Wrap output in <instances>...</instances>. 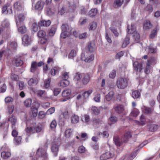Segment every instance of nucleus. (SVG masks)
<instances>
[{
    "label": "nucleus",
    "instance_id": "obj_1",
    "mask_svg": "<svg viewBox=\"0 0 160 160\" xmlns=\"http://www.w3.org/2000/svg\"><path fill=\"white\" fill-rule=\"evenodd\" d=\"M132 135L129 132H126L124 135V136L121 139V142L120 141L118 137H114L113 138V141L115 144L120 146L121 145V142H127L129 139L131 137Z\"/></svg>",
    "mask_w": 160,
    "mask_h": 160
},
{
    "label": "nucleus",
    "instance_id": "obj_2",
    "mask_svg": "<svg viewBox=\"0 0 160 160\" xmlns=\"http://www.w3.org/2000/svg\"><path fill=\"white\" fill-rule=\"evenodd\" d=\"M48 145L45 144L42 147H40L37 150L36 155L40 158H43L44 160L48 159V154L46 152Z\"/></svg>",
    "mask_w": 160,
    "mask_h": 160
},
{
    "label": "nucleus",
    "instance_id": "obj_3",
    "mask_svg": "<svg viewBox=\"0 0 160 160\" xmlns=\"http://www.w3.org/2000/svg\"><path fill=\"white\" fill-rule=\"evenodd\" d=\"M128 79L126 78H120L117 80L116 85L120 89H124L128 85Z\"/></svg>",
    "mask_w": 160,
    "mask_h": 160
},
{
    "label": "nucleus",
    "instance_id": "obj_4",
    "mask_svg": "<svg viewBox=\"0 0 160 160\" xmlns=\"http://www.w3.org/2000/svg\"><path fill=\"white\" fill-rule=\"evenodd\" d=\"M81 59L86 62H90L94 59V56L93 53L83 52L81 54Z\"/></svg>",
    "mask_w": 160,
    "mask_h": 160
},
{
    "label": "nucleus",
    "instance_id": "obj_5",
    "mask_svg": "<svg viewBox=\"0 0 160 160\" xmlns=\"http://www.w3.org/2000/svg\"><path fill=\"white\" fill-rule=\"evenodd\" d=\"M8 125L5 122L2 123L0 126V132L3 135V138L7 136L8 131Z\"/></svg>",
    "mask_w": 160,
    "mask_h": 160
},
{
    "label": "nucleus",
    "instance_id": "obj_6",
    "mask_svg": "<svg viewBox=\"0 0 160 160\" xmlns=\"http://www.w3.org/2000/svg\"><path fill=\"white\" fill-rule=\"evenodd\" d=\"M2 13L10 14L12 13V6L10 2L7 3L2 8Z\"/></svg>",
    "mask_w": 160,
    "mask_h": 160
},
{
    "label": "nucleus",
    "instance_id": "obj_7",
    "mask_svg": "<svg viewBox=\"0 0 160 160\" xmlns=\"http://www.w3.org/2000/svg\"><path fill=\"white\" fill-rule=\"evenodd\" d=\"M60 144V142H58V141L53 142L52 143L51 151L55 157H56L58 155L59 150V146Z\"/></svg>",
    "mask_w": 160,
    "mask_h": 160
},
{
    "label": "nucleus",
    "instance_id": "obj_8",
    "mask_svg": "<svg viewBox=\"0 0 160 160\" xmlns=\"http://www.w3.org/2000/svg\"><path fill=\"white\" fill-rule=\"evenodd\" d=\"M70 116V112L66 110L62 112L59 116V118L61 121L64 122L65 120L69 119Z\"/></svg>",
    "mask_w": 160,
    "mask_h": 160
},
{
    "label": "nucleus",
    "instance_id": "obj_9",
    "mask_svg": "<svg viewBox=\"0 0 160 160\" xmlns=\"http://www.w3.org/2000/svg\"><path fill=\"white\" fill-rule=\"evenodd\" d=\"M114 154L113 152H107L102 154L100 157V160H106L113 157Z\"/></svg>",
    "mask_w": 160,
    "mask_h": 160
},
{
    "label": "nucleus",
    "instance_id": "obj_10",
    "mask_svg": "<svg viewBox=\"0 0 160 160\" xmlns=\"http://www.w3.org/2000/svg\"><path fill=\"white\" fill-rule=\"evenodd\" d=\"M96 50V48L94 44L90 43L89 44L88 46L85 49L83 52H87L92 53Z\"/></svg>",
    "mask_w": 160,
    "mask_h": 160
},
{
    "label": "nucleus",
    "instance_id": "obj_11",
    "mask_svg": "<svg viewBox=\"0 0 160 160\" xmlns=\"http://www.w3.org/2000/svg\"><path fill=\"white\" fill-rule=\"evenodd\" d=\"M133 67L134 70L137 72H141L142 69V63L136 61L133 63Z\"/></svg>",
    "mask_w": 160,
    "mask_h": 160
},
{
    "label": "nucleus",
    "instance_id": "obj_12",
    "mask_svg": "<svg viewBox=\"0 0 160 160\" xmlns=\"http://www.w3.org/2000/svg\"><path fill=\"white\" fill-rule=\"evenodd\" d=\"M51 23V21L50 20H42L38 22V25L40 27H48Z\"/></svg>",
    "mask_w": 160,
    "mask_h": 160
},
{
    "label": "nucleus",
    "instance_id": "obj_13",
    "mask_svg": "<svg viewBox=\"0 0 160 160\" xmlns=\"http://www.w3.org/2000/svg\"><path fill=\"white\" fill-rule=\"evenodd\" d=\"M22 43L24 46L29 45L31 42V39L27 35H25L22 38Z\"/></svg>",
    "mask_w": 160,
    "mask_h": 160
},
{
    "label": "nucleus",
    "instance_id": "obj_14",
    "mask_svg": "<svg viewBox=\"0 0 160 160\" xmlns=\"http://www.w3.org/2000/svg\"><path fill=\"white\" fill-rule=\"evenodd\" d=\"M46 11L47 14L48 16H52L54 14L55 10L53 6L51 7H46Z\"/></svg>",
    "mask_w": 160,
    "mask_h": 160
},
{
    "label": "nucleus",
    "instance_id": "obj_15",
    "mask_svg": "<svg viewBox=\"0 0 160 160\" xmlns=\"http://www.w3.org/2000/svg\"><path fill=\"white\" fill-rule=\"evenodd\" d=\"M8 121L10 122L11 123L12 128H15L17 122L16 117L13 115H12L8 118Z\"/></svg>",
    "mask_w": 160,
    "mask_h": 160
},
{
    "label": "nucleus",
    "instance_id": "obj_16",
    "mask_svg": "<svg viewBox=\"0 0 160 160\" xmlns=\"http://www.w3.org/2000/svg\"><path fill=\"white\" fill-rule=\"evenodd\" d=\"M25 18V17L23 13L19 14L18 16V21L17 20L16 21L17 26H19L20 23H23Z\"/></svg>",
    "mask_w": 160,
    "mask_h": 160
},
{
    "label": "nucleus",
    "instance_id": "obj_17",
    "mask_svg": "<svg viewBox=\"0 0 160 160\" xmlns=\"http://www.w3.org/2000/svg\"><path fill=\"white\" fill-rule=\"evenodd\" d=\"M159 29V27L157 25L155 28L152 31L149 37L150 38H153L157 35V32Z\"/></svg>",
    "mask_w": 160,
    "mask_h": 160
},
{
    "label": "nucleus",
    "instance_id": "obj_18",
    "mask_svg": "<svg viewBox=\"0 0 160 160\" xmlns=\"http://www.w3.org/2000/svg\"><path fill=\"white\" fill-rule=\"evenodd\" d=\"M136 156V153L133 152L130 156L127 155L125 157H123L119 160H132Z\"/></svg>",
    "mask_w": 160,
    "mask_h": 160
},
{
    "label": "nucleus",
    "instance_id": "obj_19",
    "mask_svg": "<svg viewBox=\"0 0 160 160\" xmlns=\"http://www.w3.org/2000/svg\"><path fill=\"white\" fill-rule=\"evenodd\" d=\"M82 79L83 84L86 85L89 81L90 76L88 74L84 73V75Z\"/></svg>",
    "mask_w": 160,
    "mask_h": 160
},
{
    "label": "nucleus",
    "instance_id": "obj_20",
    "mask_svg": "<svg viewBox=\"0 0 160 160\" xmlns=\"http://www.w3.org/2000/svg\"><path fill=\"white\" fill-rule=\"evenodd\" d=\"M17 27H18V32L21 33L23 34L26 32L27 28L23 23H20L19 26Z\"/></svg>",
    "mask_w": 160,
    "mask_h": 160
},
{
    "label": "nucleus",
    "instance_id": "obj_21",
    "mask_svg": "<svg viewBox=\"0 0 160 160\" xmlns=\"http://www.w3.org/2000/svg\"><path fill=\"white\" fill-rule=\"evenodd\" d=\"M113 108L116 112L119 113H122L124 111L123 107L121 105H115L114 107Z\"/></svg>",
    "mask_w": 160,
    "mask_h": 160
},
{
    "label": "nucleus",
    "instance_id": "obj_22",
    "mask_svg": "<svg viewBox=\"0 0 160 160\" xmlns=\"http://www.w3.org/2000/svg\"><path fill=\"white\" fill-rule=\"evenodd\" d=\"M44 6V2L42 0L38 1L36 3L35 8L38 10H42Z\"/></svg>",
    "mask_w": 160,
    "mask_h": 160
},
{
    "label": "nucleus",
    "instance_id": "obj_23",
    "mask_svg": "<svg viewBox=\"0 0 160 160\" xmlns=\"http://www.w3.org/2000/svg\"><path fill=\"white\" fill-rule=\"evenodd\" d=\"M38 109L35 107H31V111L29 112V114L31 117H36L38 114Z\"/></svg>",
    "mask_w": 160,
    "mask_h": 160
},
{
    "label": "nucleus",
    "instance_id": "obj_24",
    "mask_svg": "<svg viewBox=\"0 0 160 160\" xmlns=\"http://www.w3.org/2000/svg\"><path fill=\"white\" fill-rule=\"evenodd\" d=\"M14 8L16 10L19 11L23 9V6L19 2H16L14 4Z\"/></svg>",
    "mask_w": 160,
    "mask_h": 160
},
{
    "label": "nucleus",
    "instance_id": "obj_25",
    "mask_svg": "<svg viewBox=\"0 0 160 160\" xmlns=\"http://www.w3.org/2000/svg\"><path fill=\"white\" fill-rule=\"evenodd\" d=\"M13 63L16 66L18 67L21 66L23 64V61L20 58H16L13 61Z\"/></svg>",
    "mask_w": 160,
    "mask_h": 160
},
{
    "label": "nucleus",
    "instance_id": "obj_26",
    "mask_svg": "<svg viewBox=\"0 0 160 160\" xmlns=\"http://www.w3.org/2000/svg\"><path fill=\"white\" fill-rule=\"evenodd\" d=\"M37 69V63L36 61H33L31 63L30 72L34 73Z\"/></svg>",
    "mask_w": 160,
    "mask_h": 160
},
{
    "label": "nucleus",
    "instance_id": "obj_27",
    "mask_svg": "<svg viewBox=\"0 0 160 160\" xmlns=\"http://www.w3.org/2000/svg\"><path fill=\"white\" fill-rule=\"evenodd\" d=\"M83 75L84 73L79 72H76L74 75V79L75 81H80L82 78Z\"/></svg>",
    "mask_w": 160,
    "mask_h": 160
},
{
    "label": "nucleus",
    "instance_id": "obj_28",
    "mask_svg": "<svg viewBox=\"0 0 160 160\" xmlns=\"http://www.w3.org/2000/svg\"><path fill=\"white\" fill-rule=\"evenodd\" d=\"M127 32L128 34H131L134 33L136 30V27L133 24H131L130 27L127 26Z\"/></svg>",
    "mask_w": 160,
    "mask_h": 160
},
{
    "label": "nucleus",
    "instance_id": "obj_29",
    "mask_svg": "<svg viewBox=\"0 0 160 160\" xmlns=\"http://www.w3.org/2000/svg\"><path fill=\"white\" fill-rule=\"evenodd\" d=\"M124 0H115L113 3V6L116 8L121 6L123 3Z\"/></svg>",
    "mask_w": 160,
    "mask_h": 160
},
{
    "label": "nucleus",
    "instance_id": "obj_30",
    "mask_svg": "<svg viewBox=\"0 0 160 160\" xmlns=\"http://www.w3.org/2000/svg\"><path fill=\"white\" fill-rule=\"evenodd\" d=\"M11 155V153L9 152L4 151L1 152V157L3 158L6 159L10 158Z\"/></svg>",
    "mask_w": 160,
    "mask_h": 160
},
{
    "label": "nucleus",
    "instance_id": "obj_31",
    "mask_svg": "<svg viewBox=\"0 0 160 160\" xmlns=\"http://www.w3.org/2000/svg\"><path fill=\"white\" fill-rule=\"evenodd\" d=\"M71 122L72 123H77L79 121V118L78 116L73 114L71 117Z\"/></svg>",
    "mask_w": 160,
    "mask_h": 160
},
{
    "label": "nucleus",
    "instance_id": "obj_32",
    "mask_svg": "<svg viewBox=\"0 0 160 160\" xmlns=\"http://www.w3.org/2000/svg\"><path fill=\"white\" fill-rule=\"evenodd\" d=\"M114 95V93L112 91L110 92L105 96V99L107 101H110Z\"/></svg>",
    "mask_w": 160,
    "mask_h": 160
},
{
    "label": "nucleus",
    "instance_id": "obj_33",
    "mask_svg": "<svg viewBox=\"0 0 160 160\" xmlns=\"http://www.w3.org/2000/svg\"><path fill=\"white\" fill-rule=\"evenodd\" d=\"M1 26L5 30V29L8 30L10 27V24L9 22L7 20L3 21L2 23Z\"/></svg>",
    "mask_w": 160,
    "mask_h": 160
},
{
    "label": "nucleus",
    "instance_id": "obj_34",
    "mask_svg": "<svg viewBox=\"0 0 160 160\" xmlns=\"http://www.w3.org/2000/svg\"><path fill=\"white\" fill-rule=\"evenodd\" d=\"M132 96L134 99L139 98L140 96V93L138 90H135L132 92Z\"/></svg>",
    "mask_w": 160,
    "mask_h": 160
},
{
    "label": "nucleus",
    "instance_id": "obj_35",
    "mask_svg": "<svg viewBox=\"0 0 160 160\" xmlns=\"http://www.w3.org/2000/svg\"><path fill=\"white\" fill-rule=\"evenodd\" d=\"M152 25L150 23L149 21H146L144 23L143 25V28L145 29H148L152 28Z\"/></svg>",
    "mask_w": 160,
    "mask_h": 160
},
{
    "label": "nucleus",
    "instance_id": "obj_36",
    "mask_svg": "<svg viewBox=\"0 0 160 160\" xmlns=\"http://www.w3.org/2000/svg\"><path fill=\"white\" fill-rule=\"evenodd\" d=\"M97 10L96 8L91 9L88 12V15L90 17L95 16L97 14Z\"/></svg>",
    "mask_w": 160,
    "mask_h": 160
},
{
    "label": "nucleus",
    "instance_id": "obj_37",
    "mask_svg": "<svg viewBox=\"0 0 160 160\" xmlns=\"http://www.w3.org/2000/svg\"><path fill=\"white\" fill-rule=\"evenodd\" d=\"M60 85L62 87H65L69 84V82L67 80H62L59 83Z\"/></svg>",
    "mask_w": 160,
    "mask_h": 160
},
{
    "label": "nucleus",
    "instance_id": "obj_38",
    "mask_svg": "<svg viewBox=\"0 0 160 160\" xmlns=\"http://www.w3.org/2000/svg\"><path fill=\"white\" fill-rule=\"evenodd\" d=\"M158 126L156 124L150 125L149 127V130L151 132H154L157 130L158 128Z\"/></svg>",
    "mask_w": 160,
    "mask_h": 160
},
{
    "label": "nucleus",
    "instance_id": "obj_39",
    "mask_svg": "<svg viewBox=\"0 0 160 160\" xmlns=\"http://www.w3.org/2000/svg\"><path fill=\"white\" fill-rule=\"evenodd\" d=\"M97 27V23L95 22H92L89 24V30H94Z\"/></svg>",
    "mask_w": 160,
    "mask_h": 160
},
{
    "label": "nucleus",
    "instance_id": "obj_40",
    "mask_svg": "<svg viewBox=\"0 0 160 160\" xmlns=\"http://www.w3.org/2000/svg\"><path fill=\"white\" fill-rule=\"evenodd\" d=\"M46 32L43 30H39L37 33V36L41 38H45L46 36Z\"/></svg>",
    "mask_w": 160,
    "mask_h": 160
},
{
    "label": "nucleus",
    "instance_id": "obj_41",
    "mask_svg": "<svg viewBox=\"0 0 160 160\" xmlns=\"http://www.w3.org/2000/svg\"><path fill=\"white\" fill-rule=\"evenodd\" d=\"M56 30V28L55 26H52L49 32V35L50 36H53L54 35Z\"/></svg>",
    "mask_w": 160,
    "mask_h": 160
},
{
    "label": "nucleus",
    "instance_id": "obj_42",
    "mask_svg": "<svg viewBox=\"0 0 160 160\" xmlns=\"http://www.w3.org/2000/svg\"><path fill=\"white\" fill-rule=\"evenodd\" d=\"M139 112L138 110L136 108L133 109L130 113V115L133 117H137L139 114Z\"/></svg>",
    "mask_w": 160,
    "mask_h": 160
},
{
    "label": "nucleus",
    "instance_id": "obj_43",
    "mask_svg": "<svg viewBox=\"0 0 160 160\" xmlns=\"http://www.w3.org/2000/svg\"><path fill=\"white\" fill-rule=\"evenodd\" d=\"M59 72L58 68L56 67H54L50 71L51 74L52 76H55Z\"/></svg>",
    "mask_w": 160,
    "mask_h": 160
},
{
    "label": "nucleus",
    "instance_id": "obj_44",
    "mask_svg": "<svg viewBox=\"0 0 160 160\" xmlns=\"http://www.w3.org/2000/svg\"><path fill=\"white\" fill-rule=\"evenodd\" d=\"M14 106L13 105H10L8 106L7 112L9 114H11L14 111Z\"/></svg>",
    "mask_w": 160,
    "mask_h": 160
},
{
    "label": "nucleus",
    "instance_id": "obj_45",
    "mask_svg": "<svg viewBox=\"0 0 160 160\" xmlns=\"http://www.w3.org/2000/svg\"><path fill=\"white\" fill-rule=\"evenodd\" d=\"M130 43V38L129 37H127L125 38V40L122 44V47L123 48H125Z\"/></svg>",
    "mask_w": 160,
    "mask_h": 160
},
{
    "label": "nucleus",
    "instance_id": "obj_46",
    "mask_svg": "<svg viewBox=\"0 0 160 160\" xmlns=\"http://www.w3.org/2000/svg\"><path fill=\"white\" fill-rule=\"evenodd\" d=\"M73 131L71 129H68L65 132V135L67 138H69L72 134Z\"/></svg>",
    "mask_w": 160,
    "mask_h": 160
},
{
    "label": "nucleus",
    "instance_id": "obj_47",
    "mask_svg": "<svg viewBox=\"0 0 160 160\" xmlns=\"http://www.w3.org/2000/svg\"><path fill=\"white\" fill-rule=\"evenodd\" d=\"M88 21V19L86 18H81L79 19V22L81 25H82L85 24Z\"/></svg>",
    "mask_w": 160,
    "mask_h": 160
},
{
    "label": "nucleus",
    "instance_id": "obj_48",
    "mask_svg": "<svg viewBox=\"0 0 160 160\" xmlns=\"http://www.w3.org/2000/svg\"><path fill=\"white\" fill-rule=\"evenodd\" d=\"M76 55V52L74 50H72L68 56V57L70 59H73Z\"/></svg>",
    "mask_w": 160,
    "mask_h": 160
},
{
    "label": "nucleus",
    "instance_id": "obj_49",
    "mask_svg": "<svg viewBox=\"0 0 160 160\" xmlns=\"http://www.w3.org/2000/svg\"><path fill=\"white\" fill-rule=\"evenodd\" d=\"M32 100L30 99H26L24 102V105L26 107H30L31 104Z\"/></svg>",
    "mask_w": 160,
    "mask_h": 160
},
{
    "label": "nucleus",
    "instance_id": "obj_50",
    "mask_svg": "<svg viewBox=\"0 0 160 160\" xmlns=\"http://www.w3.org/2000/svg\"><path fill=\"white\" fill-rule=\"evenodd\" d=\"M62 31L68 32V33L70 32L69 31V26L67 24H63L61 27Z\"/></svg>",
    "mask_w": 160,
    "mask_h": 160
},
{
    "label": "nucleus",
    "instance_id": "obj_51",
    "mask_svg": "<svg viewBox=\"0 0 160 160\" xmlns=\"http://www.w3.org/2000/svg\"><path fill=\"white\" fill-rule=\"evenodd\" d=\"M71 91L70 89H66L64 90L62 93V96L63 97H66L68 96L70 94Z\"/></svg>",
    "mask_w": 160,
    "mask_h": 160
},
{
    "label": "nucleus",
    "instance_id": "obj_52",
    "mask_svg": "<svg viewBox=\"0 0 160 160\" xmlns=\"http://www.w3.org/2000/svg\"><path fill=\"white\" fill-rule=\"evenodd\" d=\"M110 29L111 32L114 34L115 37H118V33L117 32V29L113 27H110Z\"/></svg>",
    "mask_w": 160,
    "mask_h": 160
},
{
    "label": "nucleus",
    "instance_id": "obj_53",
    "mask_svg": "<svg viewBox=\"0 0 160 160\" xmlns=\"http://www.w3.org/2000/svg\"><path fill=\"white\" fill-rule=\"evenodd\" d=\"M124 52L123 51H121L118 52L115 55V59H119V60L120 58L124 55Z\"/></svg>",
    "mask_w": 160,
    "mask_h": 160
},
{
    "label": "nucleus",
    "instance_id": "obj_54",
    "mask_svg": "<svg viewBox=\"0 0 160 160\" xmlns=\"http://www.w3.org/2000/svg\"><path fill=\"white\" fill-rule=\"evenodd\" d=\"M150 65L149 62H147V66L145 70V72L146 74H148L150 72V69H151Z\"/></svg>",
    "mask_w": 160,
    "mask_h": 160
},
{
    "label": "nucleus",
    "instance_id": "obj_55",
    "mask_svg": "<svg viewBox=\"0 0 160 160\" xmlns=\"http://www.w3.org/2000/svg\"><path fill=\"white\" fill-rule=\"evenodd\" d=\"M140 122L139 123H140V124L142 125H145V122H146V119L145 118V117L143 116V115H142L140 118Z\"/></svg>",
    "mask_w": 160,
    "mask_h": 160
},
{
    "label": "nucleus",
    "instance_id": "obj_56",
    "mask_svg": "<svg viewBox=\"0 0 160 160\" xmlns=\"http://www.w3.org/2000/svg\"><path fill=\"white\" fill-rule=\"evenodd\" d=\"M82 119L83 122H87L90 121V118L88 115H85L82 118Z\"/></svg>",
    "mask_w": 160,
    "mask_h": 160
},
{
    "label": "nucleus",
    "instance_id": "obj_57",
    "mask_svg": "<svg viewBox=\"0 0 160 160\" xmlns=\"http://www.w3.org/2000/svg\"><path fill=\"white\" fill-rule=\"evenodd\" d=\"M109 120L112 123H115L118 121V118L115 116H112L109 118Z\"/></svg>",
    "mask_w": 160,
    "mask_h": 160
},
{
    "label": "nucleus",
    "instance_id": "obj_58",
    "mask_svg": "<svg viewBox=\"0 0 160 160\" xmlns=\"http://www.w3.org/2000/svg\"><path fill=\"white\" fill-rule=\"evenodd\" d=\"M99 135H102V137L104 138H107L109 136V133L107 131H104L102 133L100 132L99 133Z\"/></svg>",
    "mask_w": 160,
    "mask_h": 160
},
{
    "label": "nucleus",
    "instance_id": "obj_59",
    "mask_svg": "<svg viewBox=\"0 0 160 160\" xmlns=\"http://www.w3.org/2000/svg\"><path fill=\"white\" fill-rule=\"evenodd\" d=\"M92 111L93 113L96 115H98L100 113V111L96 107H93L92 108Z\"/></svg>",
    "mask_w": 160,
    "mask_h": 160
},
{
    "label": "nucleus",
    "instance_id": "obj_60",
    "mask_svg": "<svg viewBox=\"0 0 160 160\" xmlns=\"http://www.w3.org/2000/svg\"><path fill=\"white\" fill-rule=\"evenodd\" d=\"M61 89L59 88H55L53 89V93L55 96L58 95L61 92Z\"/></svg>",
    "mask_w": 160,
    "mask_h": 160
},
{
    "label": "nucleus",
    "instance_id": "obj_61",
    "mask_svg": "<svg viewBox=\"0 0 160 160\" xmlns=\"http://www.w3.org/2000/svg\"><path fill=\"white\" fill-rule=\"evenodd\" d=\"M13 101V98L10 97H7L5 99V102L6 103H8L12 102Z\"/></svg>",
    "mask_w": 160,
    "mask_h": 160
},
{
    "label": "nucleus",
    "instance_id": "obj_62",
    "mask_svg": "<svg viewBox=\"0 0 160 160\" xmlns=\"http://www.w3.org/2000/svg\"><path fill=\"white\" fill-rule=\"evenodd\" d=\"M50 81V78H48L47 80L45 81L44 86L45 88H47L49 87Z\"/></svg>",
    "mask_w": 160,
    "mask_h": 160
},
{
    "label": "nucleus",
    "instance_id": "obj_63",
    "mask_svg": "<svg viewBox=\"0 0 160 160\" xmlns=\"http://www.w3.org/2000/svg\"><path fill=\"white\" fill-rule=\"evenodd\" d=\"M116 76V72L115 70H112L110 74H109V76L110 78H114Z\"/></svg>",
    "mask_w": 160,
    "mask_h": 160
},
{
    "label": "nucleus",
    "instance_id": "obj_64",
    "mask_svg": "<svg viewBox=\"0 0 160 160\" xmlns=\"http://www.w3.org/2000/svg\"><path fill=\"white\" fill-rule=\"evenodd\" d=\"M57 125V123L56 121L52 120L50 124V128L52 129H54L56 127Z\"/></svg>",
    "mask_w": 160,
    "mask_h": 160
}]
</instances>
